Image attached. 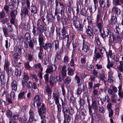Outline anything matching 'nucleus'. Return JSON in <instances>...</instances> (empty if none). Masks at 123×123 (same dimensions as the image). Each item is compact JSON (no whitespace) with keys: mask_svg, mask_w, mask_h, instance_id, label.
<instances>
[{"mask_svg":"<svg viewBox=\"0 0 123 123\" xmlns=\"http://www.w3.org/2000/svg\"><path fill=\"white\" fill-rule=\"evenodd\" d=\"M78 102L80 105L79 108H81L82 106L84 105L85 104V102L84 100L80 98Z\"/></svg>","mask_w":123,"mask_h":123,"instance_id":"40","label":"nucleus"},{"mask_svg":"<svg viewBox=\"0 0 123 123\" xmlns=\"http://www.w3.org/2000/svg\"><path fill=\"white\" fill-rule=\"evenodd\" d=\"M25 37L26 40H28L30 39L31 36L30 35L29 33H26L25 35Z\"/></svg>","mask_w":123,"mask_h":123,"instance_id":"61","label":"nucleus"},{"mask_svg":"<svg viewBox=\"0 0 123 123\" xmlns=\"http://www.w3.org/2000/svg\"><path fill=\"white\" fill-rule=\"evenodd\" d=\"M108 92L109 94L111 95V97H113V96H116V94L114 92L112 89H108Z\"/></svg>","mask_w":123,"mask_h":123,"instance_id":"42","label":"nucleus"},{"mask_svg":"<svg viewBox=\"0 0 123 123\" xmlns=\"http://www.w3.org/2000/svg\"><path fill=\"white\" fill-rule=\"evenodd\" d=\"M77 25L74 26L75 29H74V31L77 33L81 34L83 29V25L82 24L79 23V25Z\"/></svg>","mask_w":123,"mask_h":123,"instance_id":"5","label":"nucleus"},{"mask_svg":"<svg viewBox=\"0 0 123 123\" xmlns=\"http://www.w3.org/2000/svg\"><path fill=\"white\" fill-rule=\"evenodd\" d=\"M109 112V117H111L113 115V111L112 109L108 110Z\"/></svg>","mask_w":123,"mask_h":123,"instance_id":"62","label":"nucleus"},{"mask_svg":"<svg viewBox=\"0 0 123 123\" xmlns=\"http://www.w3.org/2000/svg\"><path fill=\"white\" fill-rule=\"evenodd\" d=\"M63 51L60 50V51H58L56 53V56L57 59L58 60L60 59L61 55V54Z\"/></svg>","mask_w":123,"mask_h":123,"instance_id":"56","label":"nucleus"},{"mask_svg":"<svg viewBox=\"0 0 123 123\" xmlns=\"http://www.w3.org/2000/svg\"><path fill=\"white\" fill-rule=\"evenodd\" d=\"M93 1L94 4V5L93 6H90L89 7V10L91 13L94 12L96 11L97 9L96 4L98 3L97 0H93Z\"/></svg>","mask_w":123,"mask_h":123,"instance_id":"9","label":"nucleus"},{"mask_svg":"<svg viewBox=\"0 0 123 123\" xmlns=\"http://www.w3.org/2000/svg\"><path fill=\"white\" fill-rule=\"evenodd\" d=\"M86 33L88 36L90 38L91 37H92L93 34V31L90 27L88 26L86 28Z\"/></svg>","mask_w":123,"mask_h":123,"instance_id":"7","label":"nucleus"},{"mask_svg":"<svg viewBox=\"0 0 123 123\" xmlns=\"http://www.w3.org/2000/svg\"><path fill=\"white\" fill-rule=\"evenodd\" d=\"M56 81L55 77L54 76L51 75L50 77L49 83L52 86L54 85V83Z\"/></svg>","mask_w":123,"mask_h":123,"instance_id":"18","label":"nucleus"},{"mask_svg":"<svg viewBox=\"0 0 123 123\" xmlns=\"http://www.w3.org/2000/svg\"><path fill=\"white\" fill-rule=\"evenodd\" d=\"M15 92V91H11V92L10 95L9 97L11 100H13L15 98V95L14 93Z\"/></svg>","mask_w":123,"mask_h":123,"instance_id":"48","label":"nucleus"},{"mask_svg":"<svg viewBox=\"0 0 123 123\" xmlns=\"http://www.w3.org/2000/svg\"><path fill=\"white\" fill-rule=\"evenodd\" d=\"M13 57L15 59L14 62L15 65L17 64V61L19 58V56L18 54L17 53H15L13 55Z\"/></svg>","mask_w":123,"mask_h":123,"instance_id":"25","label":"nucleus"},{"mask_svg":"<svg viewBox=\"0 0 123 123\" xmlns=\"http://www.w3.org/2000/svg\"><path fill=\"white\" fill-rule=\"evenodd\" d=\"M17 15V11L14 10L12 11L10 13L11 16V18H15Z\"/></svg>","mask_w":123,"mask_h":123,"instance_id":"50","label":"nucleus"},{"mask_svg":"<svg viewBox=\"0 0 123 123\" xmlns=\"http://www.w3.org/2000/svg\"><path fill=\"white\" fill-rule=\"evenodd\" d=\"M24 64L25 69L26 70H28L31 68V67L29 65V63L28 62L24 63Z\"/></svg>","mask_w":123,"mask_h":123,"instance_id":"49","label":"nucleus"},{"mask_svg":"<svg viewBox=\"0 0 123 123\" xmlns=\"http://www.w3.org/2000/svg\"><path fill=\"white\" fill-rule=\"evenodd\" d=\"M101 35V37L103 38H104L106 37V33L105 32V31L103 30H101L99 31Z\"/></svg>","mask_w":123,"mask_h":123,"instance_id":"55","label":"nucleus"},{"mask_svg":"<svg viewBox=\"0 0 123 123\" xmlns=\"http://www.w3.org/2000/svg\"><path fill=\"white\" fill-rule=\"evenodd\" d=\"M29 119L28 122L31 123L33 121L34 119V115L33 112L32 111H30L29 112Z\"/></svg>","mask_w":123,"mask_h":123,"instance_id":"13","label":"nucleus"},{"mask_svg":"<svg viewBox=\"0 0 123 123\" xmlns=\"http://www.w3.org/2000/svg\"><path fill=\"white\" fill-rule=\"evenodd\" d=\"M98 111L100 113L104 114L105 112V109L102 107H100L99 108Z\"/></svg>","mask_w":123,"mask_h":123,"instance_id":"63","label":"nucleus"},{"mask_svg":"<svg viewBox=\"0 0 123 123\" xmlns=\"http://www.w3.org/2000/svg\"><path fill=\"white\" fill-rule=\"evenodd\" d=\"M11 88L12 91L15 92L17 90V83L15 80L12 81L11 84Z\"/></svg>","mask_w":123,"mask_h":123,"instance_id":"8","label":"nucleus"},{"mask_svg":"<svg viewBox=\"0 0 123 123\" xmlns=\"http://www.w3.org/2000/svg\"><path fill=\"white\" fill-rule=\"evenodd\" d=\"M99 50L101 54H103L105 51V49L102 46H99L98 47Z\"/></svg>","mask_w":123,"mask_h":123,"instance_id":"52","label":"nucleus"},{"mask_svg":"<svg viewBox=\"0 0 123 123\" xmlns=\"http://www.w3.org/2000/svg\"><path fill=\"white\" fill-rule=\"evenodd\" d=\"M2 29L3 33V35L6 38V40L5 41V46L6 49L5 51V52H6L8 50V45H9V47L10 45V43H8V41L7 38V37H9V32L7 30V29L5 27H3Z\"/></svg>","mask_w":123,"mask_h":123,"instance_id":"2","label":"nucleus"},{"mask_svg":"<svg viewBox=\"0 0 123 123\" xmlns=\"http://www.w3.org/2000/svg\"><path fill=\"white\" fill-rule=\"evenodd\" d=\"M46 92L49 94L51 92V90L48 85H47L46 86Z\"/></svg>","mask_w":123,"mask_h":123,"instance_id":"64","label":"nucleus"},{"mask_svg":"<svg viewBox=\"0 0 123 123\" xmlns=\"http://www.w3.org/2000/svg\"><path fill=\"white\" fill-rule=\"evenodd\" d=\"M117 16H112L111 19V22L112 25H115L117 23Z\"/></svg>","mask_w":123,"mask_h":123,"instance_id":"19","label":"nucleus"},{"mask_svg":"<svg viewBox=\"0 0 123 123\" xmlns=\"http://www.w3.org/2000/svg\"><path fill=\"white\" fill-rule=\"evenodd\" d=\"M91 106L92 108L94 111H95L97 109V104L96 101L94 100L92 102Z\"/></svg>","mask_w":123,"mask_h":123,"instance_id":"29","label":"nucleus"},{"mask_svg":"<svg viewBox=\"0 0 123 123\" xmlns=\"http://www.w3.org/2000/svg\"><path fill=\"white\" fill-rule=\"evenodd\" d=\"M54 44V45L55 50H57L59 46V42L57 41H55L53 42Z\"/></svg>","mask_w":123,"mask_h":123,"instance_id":"53","label":"nucleus"},{"mask_svg":"<svg viewBox=\"0 0 123 123\" xmlns=\"http://www.w3.org/2000/svg\"><path fill=\"white\" fill-rule=\"evenodd\" d=\"M52 96L55 101V104L57 106L58 114L60 115L61 111V105L59 102L58 94L57 93L54 92L53 93Z\"/></svg>","mask_w":123,"mask_h":123,"instance_id":"1","label":"nucleus"},{"mask_svg":"<svg viewBox=\"0 0 123 123\" xmlns=\"http://www.w3.org/2000/svg\"><path fill=\"white\" fill-rule=\"evenodd\" d=\"M106 37H109L110 39V38L111 37V34L110 30L108 29H107L106 31Z\"/></svg>","mask_w":123,"mask_h":123,"instance_id":"41","label":"nucleus"},{"mask_svg":"<svg viewBox=\"0 0 123 123\" xmlns=\"http://www.w3.org/2000/svg\"><path fill=\"white\" fill-rule=\"evenodd\" d=\"M23 13L24 14L25 16L27 15L28 14V9L27 7H25L21 10Z\"/></svg>","mask_w":123,"mask_h":123,"instance_id":"45","label":"nucleus"},{"mask_svg":"<svg viewBox=\"0 0 123 123\" xmlns=\"http://www.w3.org/2000/svg\"><path fill=\"white\" fill-rule=\"evenodd\" d=\"M32 32L33 34L35 36L38 35L40 33L39 28L33 26Z\"/></svg>","mask_w":123,"mask_h":123,"instance_id":"23","label":"nucleus"},{"mask_svg":"<svg viewBox=\"0 0 123 123\" xmlns=\"http://www.w3.org/2000/svg\"><path fill=\"white\" fill-rule=\"evenodd\" d=\"M65 77H64L62 75V76L59 75L58 77H57L56 78V81H58L59 83L63 80Z\"/></svg>","mask_w":123,"mask_h":123,"instance_id":"44","label":"nucleus"},{"mask_svg":"<svg viewBox=\"0 0 123 123\" xmlns=\"http://www.w3.org/2000/svg\"><path fill=\"white\" fill-rule=\"evenodd\" d=\"M68 74L69 76H72L74 74V71L72 69H69L68 68Z\"/></svg>","mask_w":123,"mask_h":123,"instance_id":"38","label":"nucleus"},{"mask_svg":"<svg viewBox=\"0 0 123 123\" xmlns=\"http://www.w3.org/2000/svg\"><path fill=\"white\" fill-rule=\"evenodd\" d=\"M68 113L70 115H72L74 113V111L73 109L71 107L69 108H68Z\"/></svg>","mask_w":123,"mask_h":123,"instance_id":"60","label":"nucleus"},{"mask_svg":"<svg viewBox=\"0 0 123 123\" xmlns=\"http://www.w3.org/2000/svg\"><path fill=\"white\" fill-rule=\"evenodd\" d=\"M72 78L70 77H67L64 81V83L65 84H69L71 82Z\"/></svg>","mask_w":123,"mask_h":123,"instance_id":"26","label":"nucleus"},{"mask_svg":"<svg viewBox=\"0 0 123 123\" xmlns=\"http://www.w3.org/2000/svg\"><path fill=\"white\" fill-rule=\"evenodd\" d=\"M99 3L100 6L102 8H104L105 6V2L104 0H99Z\"/></svg>","mask_w":123,"mask_h":123,"instance_id":"35","label":"nucleus"},{"mask_svg":"<svg viewBox=\"0 0 123 123\" xmlns=\"http://www.w3.org/2000/svg\"><path fill=\"white\" fill-rule=\"evenodd\" d=\"M29 79V78L28 75L25 73L23 75V80H22V82L23 86V87H24V85L25 83L27 82Z\"/></svg>","mask_w":123,"mask_h":123,"instance_id":"17","label":"nucleus"},{"mask_svg":"<svg viewBox=\"0 0 123 123\" xmlns=\"http://www.w3.org/2000/svg\"><path fill=\"white\" fill-rule=\"evenodd\" d=\"M117 6H114L113 7L112 11V12L116 14L117 15H119L121 13V11L119 8L117 7Z\"/></svg>","mask_w":123,"mask_h":123,"instance_id":"11","label":"nucleus"},{"mask_svg":"<svg viewBox=\"0 0 123 123\" xmlns=\"http://www.w3.org/2000/svg\"><path fill=\"white\" fill-rule=\"evenodd\" d=\"M27 118L26 117L24 116L22 117H20L18 119V120L21 123H28L29 122H28Z\"/></svg>","mask_w":123,"mask_h":123,"instance_id":"16","label":"nucleus"},{"mask_svg":"<svg viewBox=\"0 0 123 123\" xmlns=\"http://www.w3.org/2000/svg\"><path fill=\"white\" fill-rule=\"evenodd\" d=\"M56 69V67L55 66V65H52L50 66L46 70L45 73H49L53 72V70H55Z\"/></svg>","mask_w":123,"mask_h":123,"instance_id":"14","label":"nucleus"},{"mask_svg":"<svg viewBox=\"0 0 123 123\" xmlns=\"http://www.w3.org/2000/svg\"><path fill=\"white\" fill-rule=\"evenodd\" d=\"M42 102V99L39 95H37L34 98V102L33 105L35 107L38 108L41 105Z\"/></svg>","mask_w":123,"mask_h":123,"instance_id":"3","label":"nucleus"},{"mask_svg":"<svg viewBox=\"0 0 123 123\" xmlns=\"http://www.w3.org/2000/svg\"><path fill=\"white\" fill-rule=\"evenodd\" d=\"M16 69L15 72V75L18 77H19L21 74L20 66L17 64L15 65Z\"/></svg>","mask_w":123,"mask_h":123,"instance_id":"12","label":"nucleus"},{"mask_svg":"<svg viewBox=\"0 0 123 123\" xmlns=\"http://www.w3.org/2000/svg\"><path fill=\"white\" fill-rule=\"evenodd\" d=\"M43 38L42 37H39L38 38V41L39 43V45H40V47H42V44L44 43L43 42Z\"/></svg>","mask_w":123,"mask_h":123,"instance_id":"51","label":"nucleus"},{"mask_svg":"<svg viewBox=\"0 0 123 123\" xmlns=\"http://www.w3.org/2000/svg\"><path fill=\"white\" fill-rule=\"evenodd\" d=\"M116 6L120 5L121 2L122 4H123V0H115Z\"/></svg>","mask_w":123,"mask_h":123,"instance_id":"57","label":"nucleus"},{"mask_svg":"<svg viewBox=\"0 0 123 123\" xmlns=\"http://www.w3.org/2000/svg\"><path fill=\"white\" fill-rule=\"evenodd\" d=\"M6 114L7 117H11L12 116V113L10 110H7L6 111Z\"/></svg>","mask_w":123,"mask_h":123,"instance_id":"54","label":"nucleus"},{"mask_svg":"<svg viewBox=\"0 0 123 123\" xmlns=\"http://www.w3.org/2000/svg\"><path fill=\"white\" fill-rule=\"evenodd\" d=\"M73 20L74 26H76V25H77L79 23L78 21V18L76 16L74 17Z\"/></svg>","mask_w":123,"mask_h":123,"instance_id":"31","label":"nucleus"},{"mask_svg":"<svg viewBox=\"0 0 123 123\" xmlns=\"http://www.w3.org/2000/svg\"><path fill=\"white\" fill-rule=\"evenodd\" d=\"M32 10L31 11V13H33L34 14H36L37 12V8L36 6L33 5L31 6Z\"/></svg>","mask_w":123,"mask_h":123,"instance_id":"43","label":"nucleus"},{"mask_svg":"<svg viewBox=\"0 0 123 123\" xmlns=\"http://www.w3.org/2000/svg\"><path fill=\"white\" fill-rule=\"evenodd\" d=\"M113 74V73L111 71H109L108 72V80L109 81L112 82L114 80V78L112 76Z\"/></svg>","mask_w":123,"mask_h":123,"instance_id":"21","label":"nucleus"},{"mask_svg":"<svg viewBox=\"0 0 123 123\" xmlns=\"http://www.w3.org/2000/svg\"><path fill=\"white\" fill-rule=\"evenodd\" d=\"M103 23V22L96 23V25L99 29V31L102 30Z\"/></svg>","mask_w":123,"mask_h":123,"instance_id":"46","label":"nucleus"},{"mask_svg":"<svg viewBox=\"0 0 123 123\" xmlns=\"http://www.w3.org/2000/svg\"><path fill=\"white\" fill-rule=\"evenodd\" d=\"M103 22L102 18H101L100 12H98L96 16V23Z\"/></svg>","mask_w":123,"mask_h":123,"instance_id":"27","label":"nucleus"},{"mask_svg":"<svg viewBox=\"0 0 123 123\" xmlns=\"http://www.w3.org/2000/svg\"><path fill=\"white\" fill-rule=\"evenodd\" d=\"M10 63L7 60H6L4 65V70H7L9 68Z\"/></svg>","mask_w":123,"mask_h":123,"instance_id":"28","label":"nucleus"},{"mask_svg":"<svg viewBox=\"0 0 123 123\" xmlns=\"http://www.w3.org/2000/svg\"><path fill=\"white\" fill-rule=\"evenodd\" d=\"M66 66L64 65L62 68L61 73L63 76L65 77L67 75Z\"/></svg>","mask_w":123,"mask_h":123,"instance_id":"22","label":"nucleus"},{"mask_svg":"<svg viewBox=\"0 0 123 123\" xmlns=\"http://www.w3.org/2000/svg\"><path fill=\"white\" fill-rule=\"evenodd\" d=\"M26 3V5L27 6L29 9L30 8V2L29 0H22V5H24Z\"/></svg>","mask_w":123,"mask_h":123,"instance_id":"32","label":"nucleus"},{"mask_svg":"<svg viewBox=\"0 0 123 123\" xmlns=\"http://www.w3.org/2000/svg\"><path fill=\"white\" fill-rule=\"evenodd\" d=\"M70 104L71 105L73 106L75 105L76 104V102L75 98L73 97L70 98Z\"/></svg>","mask_w":123,"mask_h":123,"instance_id":"36","label":"nucleus"},{"mask_svg":"<svg viewBox=\"0 0 123 123\" xmlns=\"http://www.w3.org/2000/svg\"><path fill=\"white\" fill-rule=\"evenodd\" d=\"M119 106L118 104H117L115 105V114L116 115H118L119 114Z\"/></svg>","mask_w":123,"mask_h":123,"instance_id":"34","label":"nucleus"},{"mask_svg":"<svg viewBox=\"0 0 123 123\" xmlns=\"http://www.w3.org/2000/svg\"><path fill=\"white\" fill-rule=\"evenodd\" d=\"M64 118V121L68 123H69L71 121V117L69 115H68V113L63 114Z\"/></svg>","mask_w":123,"mask_h":123,"instance_id":"15","label":"nucleus"},{"mask_svg":"<svg viewBox=\"0 0 123 123\" xmlns=\"http://www.w3.org/2000/svg\"><path fill=\"white\" fill-rule=\"evenodd\" d=\"M67 38V40H69V37L68 33L62 34V36H61L60 38L61 39H64Z\"/></svg>","mask_w":123,"mask_h":123,"instance_id":"30","label":"nucleus"},{"mask_svg":"<svg viewBox=\"0 0 123 123\" xmlns=\"http://www.w3.org/2000/svg\"><path fill=\"white\" fill-rule=\"evenodd\" d=\"M82 43V50L83 51L87 54H88V52H89V47L86 44V42L83 40Z\"/></svg>","mask_w":123,"mask_h":123,"instance_id":"6","label":"nucleus"},{"mask_svg":"<svg viewBox=\"0 0 123 123\" xmlns=\"http://www.w3.org/2000/svg\"><path fill=\"white\" fill-rule=\"evenodd\" d=\"M44 105V104L43 103H42V106L38 110L39 116L41 117V119H43L46 117L45 113L46 110Z\"/></svg>","mask_w":123,"mask_h":123,"instance_id":"4","label":"nucleus"},{"mask_svg":"<svg viewBox=\"0 0 123 123\" xmlns=\"http://www.w3.org/2000/svg\"><path fill=\"white\" fill-rule=\"evenodd\" d=\"M18 51L19 53L20 54H21L22 53H23L24 52V49H23L22 47L21 46L18 47Z\"/></svg>","mask_w":123,"mask_h":123,"instance_id":"59","label":"nucleus"},{"mask_svg":"<svg viewBox=\"0 0 123 123\" xmlns=\"http://www.w3.org/2000/svg\"><path fill=\"white\" fill-rule=\"evenodd\" d=\"M108 59V64L107 65V67L108 69H109V71H110V70L111 71V69L110 68V67H112L113 65V64L112 63H111L110 62V60H109L108 57H107Z\"/></svg>","mask_w":123,"mask_h":123,"instance_id":"33","label":"nucleus"},{"mask_svg":"<svg viewBox=\"0 0 123 123\" xmlns=\"http://www.w3.org/2000/svg\"><path fill=\"white\" fill-rule=\"evenodd\" d=\"M81 114L79 112H77L76 115L75 116V120L80 121L81 119Z\"/></svg>","mask_w":123,"mask_h":123,"instance_id":"37","label":"nucleus"},{"mask_svg":"<svg viewBox=\"0 0 123 123\" xmlns=\"http://www.w3.org/2000/svg\"><path fill=\"white\" fill-rule=\"evenodd\" d=\"M74 79L77 81L78 86H80L81 84L80 82V78L77 75H76Z\"/></svg>","mask_w":123,"mask_h":123,"instance_id":"39","label":"nucleus"},{"mask_svg":"<svg viewBox=\"0 0 123 123\" xmlns=\"http://www.w3.org/2000/svg\"><path fill=\"white\" fill-rule=\"evenodd\" d=\"M62 111L63 113H68V105L66 102H64L62 100Z\"/></svg>","mask_w":123,"mask_h":123,"instance_id":"10","label":"nucleus"},{"mask_svg":"<svg viewBox=\"0 0 123 123\" xmlns=\"http://www.w3.org/2000/svg\"><path fill=\"white\" fill-rule=\"evenodd\" d=\"M39 30L41 32H44L46 30V29L43 25H41L39 27Z\"/></svg>","mask_w":123,"mask_h":123,"instance_id":"58","label":"nucleus"},{"mask_svg":"<svg viewBox=\"0 0 123 123\" xmlns=\"http://www.w3.org/2000/svg\"><path fill=\"white\" fill-rule=\"evenodd\" d=\"M0 81L1 85L5 84L6 82V79L4 75L1 74L0 75Z\"/></svg>","mask_w":123,"mask_h":123,"instance_id":"20","label":"nucleus"},{"mask_svg":"<svg viewBox=\"0 0 123 123\" xmlns=\"http://www.w3.org/2000/svg\"><path fill=\"white\" fill-rule=\"evenodd\" d=\"M7 29L9 32H12L13 31L12 27L11 25L9 23L7 24Z\"/></svg>","mask_w":123,"mask_h":123,"instance_id":"47","label":"nucleus"},{"mask_svg":"<svg viewBox=\"0 0 123 123\" xmlns=\"http://www.w3.org/2000/svg\"><path fill=\"white\" fill-rule=\"evenodd\" d=\"M53 15L52 13H47V15L46 16V18L47 19V21L48 22H52L53 20Z\"/></svg>","mask_w":123,"mask_h":123,"instance_id":"24","label":"nucleus"}]
</instances>
